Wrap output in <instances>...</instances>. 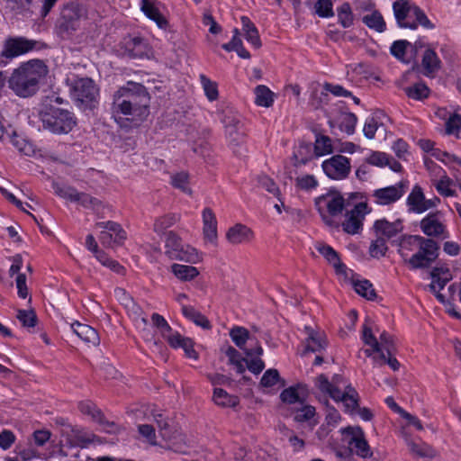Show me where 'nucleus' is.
I'll return each instance as SVG.
<instances>
[{"label":"nucleus","instance_id":"obj_46","mask_svg":"<svg viewBox=\"0 0 461 461\" xmlns=\"http://www.w3.org/2000/svg\"><path fill=\"white\" fill-rule=\"evenodd\" d=\"M337 12L339 22L344 28H348L353 24V14L348 3H343Z\"/></svg>","mask_w":461,"mask_h":461},{"label":"nucleus","instance_id":"obj_57","mask_svg":"<svg viewBox=\"0 0 461 461\" xmlns=\"http://www.w3.org/2000/svg\"><path fill=\"white\" fill-rule=\"evenodd\" d=\"M151 321L153 325L159 330L164 339L172 331L170 325L162 315L155 312L151 315Z\"/></svg>","mask_w":461,"mask_h":461},{"label":"nucleus","instance_id":"obj_45","mask_svg":"<svg viewBox=\"0 0 461 461\" xmlns=\"http://www.w3.org/2000/svg\"><path fill=\"white\" fill-rule=\"evenodd\" d=\"M118 293H122L125 296V306L128 312L138 320L140 319L143 324H147L148 321L145 317H142V309L137 305L131 297H130L123 289H119Z\"/></svg>","mask_w":461,"mask_h":461},{"label":"nucleus","instance_id":"obj_9","mask_svg":"<svg viewBox=\"0 0 461 461\" xmlns=\"http://www.w3.org/2000/svg\"><path fill=\"white\" fill-rule=\"evenodd\" d=\"M37 41L23 37H9L0 53V66L5 67L13 59L32 50Z\"/></svg>","mask_w":461,"mask_h":461},{"label":"nucleus","instance_id":"obj_22","mask_svg":"<svg viewBox=\"0 0 461 461\" xmlns=\"http://www.w3.org/2000/svg\"><path fill=\"white\" fill-rule=\"evenodd\" d=\"M316 250L333 266L337 273H344L346 266L341 263L339 254L330 245L318 242L315 245Z\"/></svg>","mask_w":461,"mask_h":461},{"label":"nucleus","instance_id":"obj_13","mask_svg":"<svg viewBox=\"0 0 461 461\" xmlns=\"http://www.w3.org/2000/svg\"><path fill=\"white\" fill-rule=\"evenodd\" d=\"M406 188V183L401 181L394 185L376 189L372 194L374 203L380 205L392 204L397 202L404 194Z\"/></svg>","mask_w":461,"mask_h":461},{"label":"nucleus","instance_id":"obj_11","mask_svg":"<svg viewBox=\"0 0 461 461\" xmlns=\"http://www.w3.org/2000/svg\"><path fill=\"white\" fill-rule=\"evenodd\" d=\"M420 227L422 232L429 239H447L449 233L446 225L441 221V213L439 212L429 213L420 222Z\"/></svg>","mask_w":461,"mask_h":461},{"label":"nucleus","instance_id":"obj_40","mask_svg":"<svg viewBox=\"0 0 461 461\" xmlns=\"http://www.w3.org/2000/svg\"><path fill=\"white\" fill-rule=\"evenodd\" d=\"M404 92L408 97L414 100H423L429 95V89L424 83H416L405 87Z\"/></svg>","mask_w":461,"mask_h":461},{"label":"nucleus","instance_id":"obj_31","mask_svg":"<svg viewBox=\"0 0 461 461\" xmlns=\"http://www.w3.org/2000/svg\"><path fill=\"white\" fill-rule=\"evenodd\" d=\"M182 313L186 319L192 321L203 329L210 330L212 327L209 320L200 312L196 311L193 306L183 305Z\"/></svg>","mask_w":461,"mask_h":461},{"label":"nucleus","instance_id":"obj_30","mask_svg":"<svg viewBox=\"0 0 461 461\" xmlns=\"http://www.w3.org/2000/svg\"><path fill=\"white\" fill-rule=\"evenodd\" d=\"M169 258L194 264L199 261L200 258L194 248L182 244L179 249L169 252Z\"/></svg>","mask_w":461,"mask_h":461},{"label":"nucleus","instance_id":"obj_51","mask_svg":"<svg viewBox=\"0 0 461 461\" xmlns=\"http://www.w3.org/2000/svg\"><path fill=\"white\" fill-rule=\"evenodd\" d=\"M431 279H432V281H431L430 285H429V291L435 294L436 298L440 303H445V297L442 294H440V291L445 287V285L451 279L444 280L443 277H436V278H431Z\"/></svg>","mask_w":461,"mask_h":461},{"label":"nucleus","instance_id":"obj_2","mask_svg":"<svg viewBox=\"0 0 461 461\" xmlns=\"http://www.w3.org/2000/svg\"><path fill=\"white\" fill-rule=\"evenodd\" d=\"M48 72V67L42 60L32 59L23 62L8 77V87L19 97H31L39 91Z\"/></svg>","mask_w":461,"mask_h":461},{"label":"nucleus","instance_id":"obj_48","mask_svg":"<svg viewBox=\"0 0 461 461\" xmlns=\"http://www.w3.org/2000/svg\"><path fill=\"white\" fill-rule=\"evenodd\" d=\"M282 382V386L285 385V381L281 380L279 372L275 368L267 370L260 380V384L264 387H272L278 382Z\"/></svg>","mask_w":461,"mask_h":461},{"label":"nucleus","instance_id":"obj_4","mask_svg":"<svg viewBox=\"0 0 461 461\" xmlns=\"http://www.w3.org/2000/svg\"><path fill=\"white\" fill-rule=\"evenodd\" d=\"M45 130L54 134H67L77 125V118L68 110L50 106L41 115Z\"/></svg>","mask_w":461,"mask_h":461},{"label":"nucleus","instance_id":"obj_29","mask_svg":"<svg viewBox=\"0 0 461 461\" xmlns=\"http://www.w3.org/2000/svg\"><path fill=\"white\" fill-rule=\"evenodd\" d=\"M409 211L416 213L426 212L425 196L420 185H415L407 198Z\"/></svg>","mask_w":461,"mask_h":461},{"label":"nucleus","instance_id":"obj_15","mask_svg":"<svg viewBox=\"0 0 461 461\" xmlns=\"http://www.w3.org/2000/svg\"><path fill=\"white\" fill-rule=\"evenodd\" d=\"M366 204L365 203H357L353 209L347 211L345 221L342 222V229L348 234L358 233L363 227V220L366 214Z\"/></svg>","mask_w":461,"mask_h":461},{"label":"nucleus","instance_id":"obj_39","mask_svg":"<svg viewBox=\"0 0 461 461\" xmlns=\"http://www.w3.org/2000/svg\"><path fill=\"white\" fill-rule=\"evenodd\" d=\"M353 286L355 291L362 297H365L367 300L375 299L376 294L369 280H353Z\"/></svg>","mask_w":461,"mask_h":461},{"label":"nucleus","instance_id":"obj_10","mask_svg":"<svg viewBox=\"0 0 461 461\" xmlns=\"http://www.w3.org/2000/svg\"><path fill=\"white\" fill-rule=\"evenodd\" d=\"M221 122L224 125L226 138L230 145L238 146L243 143L246 133L240 114L231 109L224 110Z\"/></svg>","mask_w":461,"mask_h":461},{"label":"nucleus","instance_id":"obj_5","mask_svg":"<svg viewBox=\"0 0 461 461\" xmlns=\"http://www.w3.org/2000/svg\"><path fill=\"white\" fill-rule=\"evenodd\" d=\"M418 241V250L409 257L404 263L412 270L425 269L436 261L439 255V245L429 238H410Z\"/></svg>","mask_w":461,"mask_h":461},{"label":"nucleus","instance_id":"obj_41","mask_svg":"<svg viewBox=\"0 0 461 461\" xmlns=\"http://www.w3.org/2000/svg\"><path fill=\"white\" fill-rule=\"evenodd\" d=\"M357 122V117L353 113H343L339 119V129L348 135L355 132Z\"/></svg>","mask_w":461,"mask_h":461},{"label":"nucleus","instance_id":"obj_52","mask_svg":"<svg viewBox=\"0 0 461 461\" xmlns=\"http://www.w3.org/2000/svg\"><path fill=\"white\" fill-rule=\"evenodd\" d=\"M331 0H318L315 4V12L320 17L328 18L334 16Z\"/></svg>","mask_w":461,"mask_h":461},{"label":"nucleus","instance_id":"obj_37","mask_svg":"<svg viewBox=\"0 0 461 461\" xmlns=\"http://www.w3.org/2000/svg\"><path fill=\"white\" fill-rule=\"evenodd\" d=\"M213 401L217 405L223 407H235L239 404L238 396L229 394L221 388H215L213 391Z\"/></svg>","mask_w":461,"mask_h":461},{"label":"nucleus","instance_id":"obj_16","mask_svg":"<svg viewBox=\"0 0 461 461\" xmlns=\"http://www.w3.org/2000/svg\"><path fill=\"white\" fill-rule=\"evenodd\" d=\"M362 339L366 345L370 347L364 350L365 355L367 357H372L375 364L379 366L384 365L386 355L382 350L378 339L373 334L372 329L366 324L363 326Z\"/></svg>","mask_w":461,"mask_h":461},{"label":"nucleus","instance_id":"obj_21","mask_svg":"<svg viewBox=\"0 0 461 461\" xmlns=\"http://www.w3.org/2000/svg\"><path fill=\"white\" fill-rule=\"evenodd\" d=\"M74 333L84 342L91 346H97L100 339L97 331L89 325L75 322L71 325Z\"/></svg>","mask_w":461,"mask_h":461},{"label":"nucleus","instance_id":"obj_63","mask_svg":"<svg viewBox=\"0 0 461 461\" xmlns=\"http://www.w3.org/2000/svg\"><path fill=\"white\" fill-rule=\"evenodd\" d=\"M53 188L59 196L75 202L77 194V190L75 188L70 186H60L59 185H53Z\"/></svg>","mask_w":461,"mask_h":461},{"label":"nucleus","instance_id":"obj_25","mask_svg":"<svg viewBox=\"0 0 461 461\" xmlns=\"http://www.w3.org/2000/svg\"><path fill=\"white\" fill-rule=\"evenodd\" d=\"M203 222L204 239L210 242H214L217 240V221L211 208L203 209Z\"/></svg>","mask_w":461,"mask_h":461},{"label":"nucleus","instance_id":"obj_36","mask_svg":"<svg viewBox=\"0 0 461 461\" xmlns=\"http://www.w3.org/2000/svg\"><path fill=\"white\" fill-rule=\"evenodd\" d=\"M79 410L83 414L90 415L93 420L98 421L101 424H107L109 427H113V422H108L104 420L102 411L96 408V406L91 402H82L79 403Z\"/></svg>","mask_w":461,"mask_h":461},{"label":"nucleus","instance_id":"obj_18","mask_svg":"<svg viewBox=\"0 0 461 461\" xmlns=\"http://www.w3.org/2000/svg\"><path fill=\"white\" fill-rule=\"evenodd\" d=\"M315 386L323 393L329 394L330 397H339V393L345 390L348 385L341 375H333L331 381L321 374L315 378Z\"/></svg>","mask_w":461,"mask_h":461},{"label":"nucleus","instance_id":"obj_55","mask_svg":"<svg viewBox=\"0 0 461 461\" xmlns=\"http://www.w3.org/2000/svg\"><path fill=\"white\" fill-rule=\"evenodd\" d=\"M17 319L22 322L23 327L27 328H33L37 323V316L32 310H19Z\"/></svg>","mask_w":461,"mask_h":461},{"label":"nucleus","instance_id":"obj_26","mask_svg":"<svg viewBox=\"0 0 461 461\" xmlns=\"http://www.w3.org/2000/svg\"><path fill=\"white\" fill-rule=\"evenodd\" d=\"M331 398L343 402L346 411L351 412L358 407V393L350 384L345 386V390L339 393V397Z\"/></svg>","mask_w":461,"mask_h":461},{"label":"nucleus","instance_id":"obj_64","mask_svg":"<svg viewBox=\"0 0 461 461\" xmlns=\"http://www.w3.org/2000/svg\"><path fill=\"white\" fill-rule=\"evenodd\" d=\"M341 416L339 412L334 407L329 406L327 404V411L325 417L326 425L328 427L334 428L339 424Z\"/></svg>","mask_w":461,"mask_h":461},{"label":"nucleus","instance_id":"obj_53","mask_svg":"<svg viewBox=\"0 0 461 461\" xmlns=\"http://www.w3.org/2000/svg\"><path fill=\"white\" fill-rule=\"evenodd\" d=\"M378 343L384 353L387 355L394 354L395 345L393 342V338L388 332L383 331L380 334Z\"/></svg>","mask_w":461,"mask_h":461},{"label":"nucleus","instance_id":"obj_38","mask_svg":"<svg viewBox=\"0 0 461 461\" xmlns=\"http://www.w3.org/2000/svg\"><path fill=\"white\" fill-rule=\"evenodd\" d=\"M410 238H424L420 235H402L399 243L398 252L403 261L409 258V252L418 249V241L412 240Z\"/></svg>","mask_w":461,"mask_h":461},{"label":"nucleus","instance_id":"obj_35","mask_svg":"<svg viewBox=\"0 0 461 461\" xmlns=\"http://www.w3.org/2000/svg\"><path fill=\"white\" fill-rule=\"evenodd\" d=\"M255 103L259 106L269 107L274 102V93L266 86L259 85L254 89Z\"/></svg>","mask_w":461,"mask_h":461},{"label":"nucleus","instance_id":"obj_61","mask_svg":"<svg viewBox=\"0 0 461 461\" xmlns=\"http://www.w3.org/2000/svg\"><path fill=\"white\" fill-rule=\"evenodd\" d=\"M165 243L166 254L168 257L170 251L179 249L183 244L179 236L173 231H169L166 234Z\"/></svg>","mask_w":461,"mask_h":461},{"label":"nucleus","instance_id":"obj_8","mask_svg":"<svg viewBox=\"0 0 461 461\" xmlns=\"http://www.w3.org/2000/svg\"><path fill=\"white\" fill-rule=\"evenodd\" d=\"M84 14V8L77 3L65 5L56 23L58 32L64 36L75 32L78 28L80 19Z\"/></svg>","mask_w":461,"mask_h":461},{"label":"nucleus","instance_id":"obj_19","mask_svg":"<svg viewBox=\"0 0 461 461\" xmlns=\"http://www.w3.org/2000/svg\"><path fill=\"white\" fill-rule=\"evenodd\" d=\"M374 230L377 235L390 240L403 230V224L401 219L389 221L385 218H383L375 221Z\"/></svg>","mask_w":461,"mask_h":461},{"label":"nucleus","instance_id":"obj_23","mask_svg":"<svg viewBox=\"0 0 461 461\" xmlns=\"http://www.w3.org/2000/svg\"><path fill=\"white\" fill-rule=\"evenodd\" d=\"M157 5L158 3L155 0H142L140 9L145 15L154 21L159 28L165 29L167 26V21L159 12Z\"/></svg>","mask_w":461,"mask_h":461},{"label":"nucleus","instance_id":"obj_28","mask_svg":"<svg viewBox=\"0 0 461 461\" xmlns=\"http://www.w3.org/2000/svg\"><path fill=\"white\" fill-rule=\"evenodd\" d=\"M315 415V408L312 405L304 404L294 411V420L298 423L306 422L309 429L312 430L318 424Z\"/></svg>","mask_w":461,"mask_h":461},{"label":"nucleus","instance_id":"obj_33","mask_svg":"<svg viewBox=\"0 0 461 461\" xmlns=\"http://www.w3.org/2000/svg\"><path fill=\"white\" fill-rule=\"evenodd\" d=\"M362 22L369 29L377 32H384L386 29V23L382 14L378 10H374L371 14L363 16Z\"/></svg>","mask_w":461,"mask_h":461},{"label":"nucleus","instance_id":"obj_58","mask_svg":"<svg viewBox=\"0 0 461 461\" xmlns=\"http://www.w3.org/2000/svg\"><path fill=\"white\" fill-rule=\"evenodd\" d=\"M368 165L375 167H385L389 163V156L384 152L373 151L371 155L366 158Z\"/></svg>","mask_w":461,"mask_h":461},{"label":"nucleus","instance_id":"obj_59","mask_svg":"<svg viewBox=\"0 0 461 461\" xmlns=\"http://www.w3.org/2000/svg\"><path fill=\"white\" fill-rule=\"evenodd\" d=\"M410 449L412 453L421 457H433L435 456V450L426 444H416L411 442L409 444Z\"/></svg>","mask_w":461,"mask_h":461},{"label":"nucleus","instance_id":"obj_24","mask_svg":"<svg viewBox=\"0 0 461 461\" xmlns=\"http://www.w3.org/2000/svg\"><path fill=\"white\" fill-rule=\"evenodd\" d=\"M75 202L86 209L93 210L99 217H104V211L108 209L101 200L86 193L77 192Z\"/></svg>","mask_w":461,"mask_h":461},{"label":"nucleus","instance_id":"obj_27","mask_svg":"<svg viewBox=\"0 0 461 461\" xmlns=\"http://www.w3.org/2000/svg\"><path fill=\"white\" fill-rule=\"evenodd\" d=\"M421 65L424 69L423 74L427 77H434L441 68V61L437 53L432 49H428L423 54Z\"/></svg>","mask_w":461,"mask_h":461},{"label":"nucleus","instance_id":"obj_12","mask_svg":"<svg viewBox=\"0 0 461 461\" xmlns=\"http://www.w3.org/2000/svg\"><path fill=\"white\" fill-rule=\"evenodd\" d=\"M322 169L328 177L335 180L346 178L350 172V161L342 155H335L323 161Z\"/></svg>","mask_w":461,"mask_h":461},{"label":"nucleus","instance_id":"obj_56","mask_svg":"<svg viewBox=\"0 0 461 461\" xmlns=\"http://www.w3.org/2000/svg\"><path fill=\"white\" fill-rule=\"evenodd\" d=\"M171 183L174 187L182 190L184 193L191 194V189L188 186V175L185 172H180L171 177Z\"/></svg>","mask_w":461,"mask_h":461},{"label":"nucleus","instance_id":"obj_20","mask_svg":"<svg viewBox=\"0 0 461 461\" xmlns=\"http://www.w3.org/2000/svg\"><path fill=\"white\" fill-rule=\"evenodd\" d=\"M253 237L252 230L247 226L238 223L230 227L226 233L227 240L232 245L249 241Z\"/></svg>","mask_w":461,"mask_h":461},{"label":"nucleus","instance_id":"obj_54","mask_svg":"<svg viewBox=\"0 0 461 461\" xmlns=\"http://www.w3.org/2000/svg\"><path fill=\"white\" fill-rule=\"evenodd\" d=\"M408 46H411V44L406 40L395 41L393 42L390 48V52L397 59L403 60L406 52V48Z\"/></svg>","mask_w":461,"mask_h":461},{"label":"nucleus","instance_id":"obj_62","mask_svg":"<svg viewBox=\"0 0 461 461\" xmlns=\"http://www.w3.org/2000/svg\"><path fill=\"white\" fill-rule=\"evenodd\" d=\"M258 184L267 192L273 194L276 197L280 196V190L273 179L267 176H258Z\"/></svg>","mask_w":461,"mask_h":461},{"label":"nucleus","instance_id":"obj_6","mask_svg":"<svg viewBox=\"0 0 461 461\" xmlns=\"http://www.w3.org/2000/svg\"><path fill=\"white\" fill-rule=\"evenodd\" d=\"M315 206L325 224L330 227H339L333 217L340 214L346 208L345 199L339 192L330 190L317 197Z\"/></svg>","mask_w":461,"mask_h":461},{"label":"nucleus","instance_id":"obj_1","mask_svg":"<svg viewBox=\"0 0 461 461\" xmlns=\"http://www.w3.org/2000/svg\"><path fill=\"white\" fill-rule=\"evenodd\" d=\"M149 95L146 87L139 83L128 82L113 95L111 107L115 121L125 116L134 122H142L149 113Z\"/></svg>","mask_w":461,"mask_h":461},{"label":"nucleus","instance_id":"obj_49","mask_svg":"<svg viewBox=\"0 0 461 461\" xmlns=\"http://www.w3.org/2000/svg\"><path fill=\"white\" fill-rule=\"evenodd\" d=\"M200 81L204 90L205 95L210 101H214L218 98L219 93L217 84L210 80L206 76L201 75Z\"/></svg>","mask_w":461,"mask_h":461},{"label":"nucleus","instance_id":"obj_42","mask_svg":"<svg viewBox=\"0 0 461 461\" xmlns=\"http://www.w3.org/2000/svg\"><path fill=\"white\" fill-rule=\"evenodd\" d=\"M333 148L331 140L330 137L325 135H317L314 143V152L317 157H321L326 154L332 153Z\"/></svg>","mask_w":461,"mask_h":461},{"label":"nucleus","instance_id":"obj_34","mask_svg":"<svg viewBox=\"0 0 461 461\" xmlns=\"http://www.w3.org/2000/svg\"><path fill=\"white\" fill-rule=\"evenodd\" d=\"M171 269L173 274L181 281H191L199 275L197 268L193 266L173 264Z\"/></svg>","mask_w":461,"mask_h":461},{"label":"nucleus","instance_id":"obj_7","mask_svg":"<svg viewBox=\"0 0 461 461\" xmlns=\"http://www.w3.org/2000/svg\"><path fill=\"white\" fill-rule=\"evenodd\" d=\"M99 89L88 77L76 80L71 88V96L76 105L83 111H91L98 104Z\"/></svg>","mask_w":461,"mask_h":461},{"label":"nucleus","instance_id":"obj_50","mask_svg":"<svg viewBox=\"0 0 461 461\" xmlns=\"http://www.w3.org/2000/svg\"><path fill=\"white\" fill-rule=\"evenodd\" d=\"M377 239L374 240L369 248V253L373 258L384 257L388 249L385 239L377 235Z\"/></svg>","mask_w":461,"mask_h":461},{"label":"nucleus","instance_id":"obj_32","mask_svg":"<svg viewBox=\"0 0 461 461\" xmlns=\"http://www.w3.org/2000/svg\"><path fill=\"white\" fill-rule=\"evenodd\" d=\"M8 140L19 152L26 156H29L33 152L32 146L25 139L18 136L12 127L5 135V140Z\"/></svg>","mask_w":461,"mask_h":461},{"label":"nucleus","instance_id":"obj_47","mask_svg":"<svg viewBox=\"0 0 461 461\" xmlns=\"http://www.w3.org/2000/svg\"><path fill=\"white\" fill-rule=\"evenodd\" d=\"M305 343L306 345L303 354L308 352H321L327 346L326 340L319 334L314 337H311L310 339H306Z\"/></svg>","mask_w":461,"mask_h":461},{"label":"nucleus","instance_id":"obj_60","mask_svg":"<svg viewBox=\"0 0 461 461\" xmlns=\"http://www.w3.org/2000/svg\"><path fill=\"white\" fill-rule=\"evenodd\" d=\"M106 231L113 233V235L114 236L115 243H121L122 240L126 239V233L119 223L108 221H106Z\"/></svg>","mask_w":461,"mask_h":461},{"label":"nucleus","instance_id":"obj_3","mask_svg":"<svg viewBox=\"0 0 461 461\" xmlns=\"http://www.w3.org/2000/svg\"><path fill=\"white\" fill-rule=\"evenodd\" d=\"M393 11L401 28L415 30L419 24L429 30L435 28L426 14L411 0H396L393 4Z\"/></svg>","mask_w":461,"mask_h":461},{"label":"nucleus","instance_id":"obj_43","mask_svg":"<svg viewBox=\"0 0 461 461\" xmlns=\"http://www.w3.org/2000/svg\"><path fill=\"white\" fill-rule=\"evenodd\" d=\"M179 220V216L175 213H168L164 216H161L158 219H156L154 223V231L161 234L164 233V231L173 226L177 221Z\"/></svg>","mask_w":461,"mask_h":461},{"label":"nucleus","instance_id":"obj_14","mask_svg":"<svg viewBox=\"0 0 461 461\" xmlns=\"http://www.w3.org/2000/svg\"><path fill=\"white\" fill-rule=\"evenodd\" d=\"M342 434L351 436L348 444L355 449L356 454L362 458H370L373 456V452L370 448L368 442L364 437V432L361 428L347 427L341 430Z\"/></svg>","mask_w":461,"mask_h":461},{"label":"nucleus","instance_id":"obj_44","mask_svg":"<svg viewBox=\"0 0 461 461\" xmlns=\"http://www.w3.org/2000/svg\"><path fill=\"white\" fill-rule=\"evenodd\" d=\"M230 336L238 348L245 350V344L250 339L249 332L247 329L239 326L234 327L230 330Z\"/></svg>","mask_w":461,"mask_h":461},{"label":"nucleus","instance_id":"obj_17","mask_svg":"<svg viewBox=\"0 0 461 461\" xmlns=\"http://www.w3.org/2000/svg\"><path fill=\"white\" fill-rule=\"evenodd\" d=\"M124 54L131 59H142L149 57L150 48L146 41L141 37H124L121 42Z\"/></svg>","mask_w":461,"mask_h":461}]
</instances>
